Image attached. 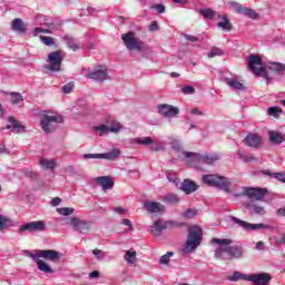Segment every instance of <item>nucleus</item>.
Here are the masks:
<instances>
[{
  "label": "nucleus",
  "mask_w": 285,
  "mask_h": 285,
  "mask_svg": "<svg viewBox=\"0 0 285 285\" xmlns=\"http://www.w3.org/2000/svg\"><path fill=\"white\" fill-rule=\"evenodd\" d=\"M183 37H184L187 41H190L191 43H196V41H199V38H197L196 36H193V35L184 33Z\"/></svg>",
  "instance_id": "nucleus-54"
},
{
  "label": "nucleus",
  "mask_w": 285,
  "mask_h": 285,
  "mask_svg": "<svg viewBox=\"0 0 285 285\" xmlns=\"http://www.w3.org/2000/svg\"><path fill=\"white\" fill-rule=\"evenodd\" d=\"M149 30H150V32H157V30H159V24L157 23V21H153L149 24Z\"/></svg>",
  "instance_id": "nucleus-60"
},
{
  "label": "nucleus",
  "mask_w": 285,
  "mask_h": 285,
  "mask_svg": "<svg viewBox=\"0 0 285 285\" xmlns=\"http://www.w3.org/2000/svg\"><path fill=\"white\" fill-rule=\"evenodd\" d=\"M218 28H222L223 30H227L230 32L233 30V23H230V20L228 18L223 17V20L217 23Z\"/></svg>",
  "instance_id": "nucleus-33"
},
{
  "label": "nucleus",
  "mask_w": 285,
  "mask_h": 285,
  "mask_svg": "<svg viewBox=\"0 0 285 285\" xmlns=\"http://www.w3.org/2000/svg\"><path fill=\"white\" fill-rule=\"evenodd\" d=\"M171 148L173 150H175V153L178 154L179 159H183L184 161L188 163V158H184L183 156V153L185 151L181 149V142H179V140L171 141ZM186 153H190V151H186Z\"/></svg>",
  "instance_id": "nucleus-27"
},
{
  "label": "nucleus",
  "mask_w": 285,
  "mask_h": 285,
  "mask_svg": "<svg viewBox=\"0 0 285 285\" xmlns=\"http://www.w3.org/2000/svg\"><path fill=\"white\" fill-rule=\"evenodd\" d=\"M61 204V198L56 197L51 200V206H59Z\"/></svg>",
  "instance_id": "nucleus-63"
},
{
  "label": "nucleus",
  "mask_w": 285,
  "mask_h": 285,
  "mask_svg": "<svg viewBox=\"0 0 285 285\" xmlns=\"http://www.w3.org/2000/svg\"><path fill=\"white\" fill-rule=\"evenodd\" d=\"M267 193H268L267 188L248 187L245 189V195L254 202H262V199L266 197Z\"/></svg>",
  "instance_id": "nucleus-13"
},
{
  "label": "nucleus",
  "mask_w": 285,
  "mask_h": 285,
  "mask_svg": "<svg viewBox=\"0 0 285 285\" xmlns=\"http://www.w3.org/2000/svg\"><path fill=\"white\" fill-rule=\"evenodd\" d=\"M181 226H184V223H177L175 220L167 222V228L168 227L181 228Z\"/></svg>",
  "instance_id": "nucleus-55"
},
{
  "label": "nucleus",
  "mask_w": 285,
  "mask_h": 285,
  "mask_svg": "<svg viewBox=\"0 0 285 285\" xmlns=\"http://www.w3.org/2000/svg\"><path fill=\"white\" fill-rule=\"evenodd\" d=\"M92 255H95L99 261L104 259V252L101 249H94Z\"/></svg>",
  "instance_id": "nucleus-57"
},
{
  "label": "nucleus",
  "mask_w": 285,
  "mask_h": 285,
  "mask_svg": "<svg viewBox=\"0 0 285 285\" xmlns=\"http://www.w3.org/2000/svg\"><path fill=\"white\" fill-rule=\"evenodd\" d=\"M246 275L239 273V272H235L232 276L228 277L229 282H237V279H246Z\"/></svg>",
  "instance_id": "nucleus-45"
},
{
  "label": "nucleus",
  "mask_w": 285,
  "mask_h": 285,
  "mask_svg": "<svg viewBox=\"0 0 285 285\" xmlns=\"http://www.w3.org/2000/svg\"><path fill=\"white\" fill-rule=\"evenodd\" d=\"M264 212V207L254 205L252 208V213H255V215H259V213Z\"/></svg>",
  "instance_id": "nucleus-61"
},
{
  "label": "nucleus",
  "mask_w": 285,
  "mask_h": 285,
  "mask_svg": "<svg viewBox=\"0 0 285 285\" xmlns=\"http://www.w3.org/2000/svg\"><path fill=\"white\" fill-rule=\"evenodd\" d=\"M276 215L278 217H285V207H282V208L277 209Z\"/></svg>",
  "instance_id": "nucleus-62"
},
{
  "label": "nucleus",
  "mask_w": 285,
  "mask_h": 285,
  "mask_svg": "<svg viewBox=\"0 0 285 285\" xmlns=\"http://www.w3.org/2000/svg\"><path fill=\"white\" fill-rule=\"evenodd\" d=\"M268 138L271 144H273L274 146H279V144H284V136L279 131L269 130Z\"/></svg>",
  "instance_id": "nucleus-22"
},
{
  "label": "nucleus",
  "mask_w": 285,
  "mask_h": 285,
  "mask_svg": "<svg viewBox=\"0 0 285 285\" xmlns=\"http://www.w3.org/2000/svg\"><path fill=\"white\" fill-rule=\"evenodd\" d=\"M208 59H214V57H224V51L219 47H213L207 53Z\"/></svg>",
  "instance_id": "nucleus-35"
},
{
  "label": "nucleus",
  "mask_w": 285,
  "mask_h": 285,
  "mask_svg": "<svg viewBox=\"0 0 285 285\" xmlns=\"http://www.w3.org/2000/svg\"><path fill=\"white\" fill-rule=\"evenodd\" d=\"M40 166L46 170H55V168H57V163L52 159L41 158Z\"/></svg>",
  "instance_id": "nucleus-28"
},
{
  "label": "nucleus",
  "mask_w": 285,
  "mask_h": 285,
  "mask_svg": "<svg viewBox=\"0 0 285 285\" xmlns=\"http://www.w3.org/2000/svg\"><path fill=\"white\" fill-rule=\"evenodd\" d=\"M10 97H11V104L13 106H17V105L21 104V101H23V96L17 91H12L10 94Z\"/></svg>",
  "instance_id": "nucleus-38"
},
{
  "label": "nucleus",
  "mask_w": 285,
  "mask_h": 285,
  "mask_svg": "<svg viewBox=\"0 0 285 285\" xmlns=\"http://www.w3.org/2000/svg\"><path fill=\"white\" fill-rule=\"evenodd\" d=\"M151 150H155L156 153H159V150H164V145L158 142H153Z\"/></svg>",
  "instance_id": "nucleus-58"
},
{
  "label": "nucleus",
  "mask_w": 285,
  "mask_h": 285,
  "mask_svg": "<svg viewBox=\"0 0 285 285\" xmlns=\"http://www.w3.org/2000/svg\"><path fill=\"white\" fill-rule=\"evenodd\" d=\"M268 69L276 75H285V63L271 62Z\"/></svg>",
  "instance_id": "nucleus-25"
},
{
  "label": "nucleus",
  "mask_w": 285,
  "mask_h": 285,
  "mask_svg": "<svg viewBox=\"0 0 285 285\" xmlns=\"http://www.w3.org/2000/svg\"><path fill=\"white\" fill-rule=\"evenodd\" d=\"M46 223L43 220H35L20 226L18 233H43Z\"/></svg>",
  "instance_id": "nucleus-11"
},
{
  "label": "nucleus",
  "mask_w": 285,
  "mask_h": 285,
  "mask_svg": "<svg viewBox=\"0 0 285 285\" xmlns=\"http://www.w3.org/2000/svg\"><path fill=\"white\" fill-rule=\"evenodd\" d=\"M27 257L33 259L42 273H49V275H52L55 269L50 268V266L42 259H47V262H59V259H61V253L55 249H40L36 254H32L31 252L27 250Z\"/></svg>",
  "instance_id": "nucleus-2"
},
{
  "label": "nucleus",
  "mask_w": 285,
  "mask_h": 285,
  "mask_svg": "<svg viewBox=\"0 0 285 285\" xmlns=\"http://www.w3.org/2000/svg\"><path fill=\"white\" fill-rule=\"evenodd\" d=\"M229 8H234L238 14H242V10L244 6H242L239 2L230 1L228 2Z\"/></svg>",
  "instance_id": "nucleus-46"
},
{
  "label": "nucleus",
  "mask_w": 285,
  "mask_h": 285,
  "mask_svg": "<svg viewBox=\"0 0 285 285\" xmlns=\"http://www.w3.org/2000/svg\"><path fill=\"white\" fill-rule=\"evenodd\" d=\"M273 177H275L277 181H281V184H285V173H274Z\"/></svg>",
  "instance_id": "nucleus-53"
},
{
  "label": "nucleus",
  "mask_w": 285,
  "mask_h": 285,
  "mask_svg": "<svg viewBox=\"0 0 285 285\" xmlns=\"http://www.w3.org/2000/svg\"><path fill=\"white\" fill-rule=\"evenodd\" d=\"M227 86H230L234 90H244V83L239 82L235 78H227L226 79Z\"/></svg>",
  "instance_id": "nucleus-31"
},
{
  "label": "nucleus",
  "mask_w": 285,
  "mask_h": 285,
  "mask_svg": "<svg viewBox=\"0 0 285 285\" xmlns=\"http://www.w3.org/2000/svg\"><path fill=\"white\" fill-rule=\"evenodd\" d=\"M257 66H262V57L259 55H250L248 57L247 68L255 75V77H265L268 80V73H266V67L262 66L257 68Z\"/></svg>",
  "instance_id": "nucleus-5"
},
{
  "label": "nucleus",
  "mask_w": 285,
  "mask_h": 285,
  "mask_svg": "<svg viewBox=\"0 0 285 285\" xmlns=\"http://www.w3.org/2000/svg\"><path fill=\"white\" fill-rule=\"evenodd\" d=\"M121 40L127 50H138L140 51L144 48V42L139 41V38L135 37V32L129 31L121 35Z\"/></svg>",
  "instance_id": "nucleus-10"
},
{
  "label": "nucleus",
  "mask_w": 285,
  "mask_h": 285,
  "mask_svg": "<svg viewBox=\"0 0 285 285\" xmlns=\"http://www.w3.org/2000/svg\"><path fill=\"white\" fill-rule=\"evenodd\" d=\"M158 112L159 115H161V117L165 118L177 117V115H179V108L168 104H163L158 106Z\"/></svg>",
  "instance_id": "nucleus-17"
},
{
  "label": "nucleus",
  "mask_w": 285,
  "mask_h": 285,
  "mask_svg": "<svg viewBox=\"0 0 285 285\" xmlns=\"http://www.w3.org/2000/svg\"><path fill=\"white\" fill-rule=\"evenodd\" d=\"M232 222L234 224H237V226H240L244 230H259L262 228H268L267 225L264 224H250L246 220H242L235 216L232 217Z\"/></svg>",
  "instance_id": "nucleus-16"
},
{
  "label": "nucleus",
  "mask_w": 285,
  "mask_h": 285,
  "mask_svg": "<svg viewBox=\"0 0 285 285\" xmlns=\"http://www.w3.org/2000/svg\"><path fill=\"white\" fill-rule=\"evenodd\" d=\"M23 175L26 177H29V179H32V180H37L39 179V175L30 169H24L23 170Z\"/></svg>",
  "instance_id": "nucleus-47"
},
{
  "label": "nucleus",
  "mask_w": 285,
  "mask_h": 285,
  "mask_svg": "<svg viewBox=\"0 0 285 285\" xmlns=\"http://www.w3.org/2000/svg\"><path fill=\"white\" fill-rule=\"evenodd\" d=\"M12 30H14L16 32H20V35H24L26 24L23 23V20H21V18H16L12 21Z\"/></svg>",
  "instance_id": "nucleus-26"
},
{
  "label": "nucleus",
  "mask_w": 285,
  "mask_h": 285,
  "mask_svg": "<svg viewBox=\"0 0 285 285\" xmlns=\"http://www.w3.org/2000/svg\"><path fill=\"white\" fill-rule=\"evenodd\" d=\"M240 14H244L245 17H248V19H253L254 21L259 19V14H257L255 10L246 7H243Z\"/></svg>",
  "instance_id": "nucleus-32"
},
{
  "label": "nucleus",
  "mask_w": 285,
  "mask_h": 285,
  "mask_svg": "<svg viewBox=\"0 0 285 285\" xmlns=\"http://www.w3.org/2000/svg\"><path fill=\"white\" fill-rule=\"evenodd\" d=\"M121 155V150L112 149L107 154H85L83 159H107L108 161H115Z\"/></svg>",
  "instance_id": "nucleus-12"
},
{
  "label": "nucleus",
  "mask_w": 285,
  "mask_h": 285,
  "mask_svg": "<svg viewBox=\"0 0 285 285\" xmlns=\"http://www.w3.org/2000/svg\"><path fill=\"white\" fill-rule=\"evenodd\" d=\"M200 14L203 19H215V10L210 8L200 9Z\"/></svg>",
  "instance_id": "nucleus-37"
},
{
  "label": "nucleus",
  "mask_w": 285,
  "mask_h": 285,
  "mask_svg": "<svg viewBox=\"0 0 285 285\" xmlns=\"http://www.w3.org/2000/svg\"><path fill=\"white\" fill-rule=\"evenodd\" d=\"M65 41H66L67 48H69V50H73V52H77V50L81 48V45L79 43V41H77V39L70 36H66Z\"/></svg>",
  "instance_id": "nucleus-24"
},
{
  "label": "nucleus",
  "mask_w": 285,
  "mask_h": 285,
  "mask_svg": "<svg viewBox=\"0 0 285 285\" xmlns=\"http://www.w3.org/2000/svg\"><path fill=\"white\" fill-rule=\"evenodd\" d=\"M89 277L91 279H97V277H99V271H94V272L89 273Z\"/></svg>",
  "instance_id": "nucleus-64"
},
{
  "label": "nucleus",
  "mask_w": 285,
  "mask_h": 285,
  "mask_svg": "<svg viewBox=\"0 0 285 285\" xmlns=\"http://www.w3.org/2000/svg\"><path fill=\"white\" fill-rule=\"evenodd\" d=\"M245 146L249 148H261L262 147V136L259 134H248L244 139Z\"/></svg>",
  "instance_id": "nucleus-18"
},
{
  "label": "nucleus",
  "mask_w": 285,
  "mask_h": 285,
  "mask_svg": "<svg viewBox=\"0 0 285 285\" xmlns=\"http://www.w3.org/2000/svg\"><path fill=\"white\" fill-rule=\"evenodd\" d=\"M180 190H183V193H186V195H190L191 193H195V190H197V184H195V181L190 179H185L180 184Z\"/></svg>",
  "instance_id": "nucleus-21"
},
{
  "label": "nucleus",
  "mask_w": 285,
  "mask_h": 285,
  "mask_svg": "<svg viewBox=\"0 0 285 285\" xmlns=\"http://www.w3.org/2000/svg\"><path fill=\"white\" fill-rule=\"evenodd\" d=\"M47 66L45 70L50 72H61V63H63V56H61V50L52 51L47 56Z\"/></svg>",
  "instance_id": "nucleus-7"
},
{
  "label": "nucleus",
  "mask_w": 285,
  "mask_h": 285,
  "mask_svg": "<svg viewBox=\"0 0 285 285\" xmlns=\"http://www.w3.org/2000/svg\"><path fill=\"white\" fill-rule=\"evenodd\" d=\"M197 216V209H187L184 214L183 217H185V219H193V217Z\"/></svg>",
  "instance_id": "nucleus-48"
},
{
  "label": "nucleus",
  "mask_w": 285,
  "mask_h": 285,
  "mask_svg": "<svg viewBox=\"0 0 285 285\" xmlns=\"http://www.w3.org/2000/svg\"><path fill=\"white\" fill-rule=\"evenodd\" d=\"M202 180L203 184H207V186H214L216 188H222L223 190H228V188H230V181L224 176L204 175Z\"/></svg>",
  "instance_id": "nucleus-6"
},
{
  "label": "nucleus",
  "mask_w": 285,
  "mask_h": 285,
  "mask_svg": "<svg viewBox=\"0 0 285 285\" xmlns=\"http://www.w3.org/2000/svg\"><path fill=\"white\" fill-rule=\"evenodd\" d=\"M67 224H69L76 233H80V235H88V233L92 230V222L79 217L69 218Z\"/></svg>",
  "instance_id": "nucleus-9"
},
{
  "label": "nucleus",
  "mask_w": 285,
  "mask_h": 285,
  "mask_svg": "<svg viewBox=\"0 0 285 285\" xmlns=\"http://www.w3.org/2000/svg\"><path fill=\"white\" fill-rule=\"evenodd\" d=\"M188 230L189 233L187 236V240L184 247L180 249L181 253H185L187 255L197 250V246L202 244V239L204 237V230H202V228L197 225L190 226Z\"/></svg>",
  "instance_id": "nucleus-3"
},
{
  "label": "nucleus",
  "mask_w": 285,
  "mask_h": 285,
  "mask_svg": "<svg viewBox=\"0 0 285 285\" xmlns=\"http://www.w3.org/2000/svg\"><path fill=\"white\" fill-rule=\"evenodd\" d=\"M87 77L94 79V81H106L108 80V68L98 66L94 71H89Z\"/></svg>",
  "instance_id": "nucleus-15"
},
{
  "label": "nucleus",
  "mask_w": 285,
  "mask_h": 285,
  "mask_svg": "<svg viewBox=\"0 0 285 285\" xmlns=\"http://www.w3.org/2000/svg\"><path fill=\"white\" fill-rule=\"evenodd\" d=\"M11 224L12 222L8 217L0 215V230H6Z\"/></svg>",
  "instance_id": "nucleus-41"
},
{
  "label": "nucleus",
  "mask_w": 285,
  "mask_h": 285,
  "mask_svg": "<svg viewBox=\"0 0 285 285\" xmlns=\"http://www.w3.org/2000/svg\"><path fill=\"white\" fill-rule=\"evenodd\" d=\"M173 255H175V253L167 252L165 255H163L160 257V264H168V262H170V257H173Z\"/></svg>",
  "instance_id": "nucleus-49"
},
{
  "label": "nucleus",
  "mask_w": 285,
  "mask_h": 285,
  "mask_svg": "<svg viewBox=\"0 0 285 285\" xmlns=\"http://www.w3.org/2000/svg\"><path fill=\"white\" fill-rule=\"evenodd\" d=\"M183 95H195V87L193 86H185L181 88Z\"/></svg>",
  "instance_id": "nucleus-51"
},
{
  "label": "nucleus",
  "mask_w": 285,
  "mask_h": 285,
  "mask_svg": "<svg viewBox=\"0 0 285 285\" xmlns=\"http://www.w3.org/2000/svg\"><path fill=\"white\" fill-rule=\"evenodd\" d=\"M53 124H63V117L62 116H48L42 115L40 119V126L47 135L50 132H55L57 130V127Z\"/></svg>",
  "instance_id": "nucleus-8"
},
{
  "label": "nucleus",
  "mask_w": 285,
  "mask_h": 285,
  "mask_svg": "<svg viewBox=\"0 0 285 285\" xmlns=\"http://www.w3.org/2000/svg\"><path fill=\"white\" fill-rule=\"evenodd\" d=\"M181 157H184V159H187V164H189V166H194L198 170H204L203 164H207L208 166H213V164H215V161H219V156H217V155L202 156V154H197V153L183 151Z\"/></svg>",
  "instance_id": "nucleus-4"
},
{
  "label": "nucleus",
  "mask_w": 285,
  "mask_h": 285,
  "mask_svg": "<svg viewBox=\"0 0 285 285\" xmlns=\"http://www.w3.org/2000/svg\"><path fill=\"white\" fill-rule=\"evenodd\" d=\"M57 213H59V215H63L65 217H68V216L72 215V213H75V208L61 207V208L57 209Z\"/></svg>",
  "instance_id": "nucleus-40"
},
{
  "label": "nucleus",
  "mask_w": 285,
  "mask_h": 285,
  "mask_svg": "<svg viewBox=\"0 0 285 285\" xmlns=\"http://www.w3.org/2000/svg\"><path fill=\"white\" fill-rule=\"evenodd\" d=\"M164 202L167 204H177L179 202V197L176 194H167L164 197Z\"/></svg>",
  "instance_id": "nucleus-39"
},
{
  "label": "nucleus",
  "mask_w": 285,
  "mask_h": 285,
  "mask_svg": "<svg viewBox=\"0 0 285 285\" xmlns=\"http://www.w3.org/2000/svg\"><path fill=\"white\" fill-rule=\"evenodd\" d=\"M96 181L98 186H101L102 190H110L115 186V181L109 176L97 177Z\"/></svg>",
  "instance_id": "nucleus-20"
},
{
  "label": "nucleus",
  "mask_w": 285,
  "mask_h": 285,
  "mask_svg": "<svg viewBox=\"0 0 285 285\" xmlns=\"http://www.w3.org/2000/svg\"><path fill=\"white\" fill-rule=\"evenodd\" d=\"M8 121L9 124H12V130H14V132H23L24 127L19 121H17V118L9 116Z\"/></svg>",
  "instance_id": "nucleus-29"
},
{
  "label": "nucleus",
  "mask_w": 285,
  "mask_h": 285,
  "mask_svg": "<svg viewBox=\"0 0 285 285\" xmlns=\"http://www.w3.org/2000/svg\"><path fill=\"white\" fill-rule=\"evenodd\" d=\"M94 130H96V132H99V135H108V132H110V127L101 125L94 127Z\"/></svg>",
  "instance_id": "nucleus-42"
},
{
  "label": "nucleus",
  "mask_w": 285,
  "mask_h": 285,
  "mask_svg": "<svg viewBox=\"0 0 285 285\" xmlns=\"http://www.w3.org/2000/svg\"><path fill=\"white\" fill-rule=\"evenodd\" d=\"M151 10H157L159 14H164L166 12V7L164 4H154L150 7Z\"/></svg>",
  "instance_id": "nucleus-52"
},
{
  "label": "nucleus",
  "mask_w": 285,
  "mask_h": 285,
  "mask_svg": "<svg viewBox=\"0 0 285 285\" xmlns=\"http://www.w3.org/2000/svg\"><path fill=\"white\" fill-rule=\"evenodd\" d=\"M282 112L284 111L279 107H269L267 109V115H269V117H275V119H279V116L282 115Z\"/></svg>",
  "instance_id": "nucleus-36"
},
{
  "label": "nucleus",
  "mask_w": 285,
  "mask_h": 285,
  "mask_svg": "<svg viewBox=\"0 0 285 285\" xmlns=\"http://www.w3.org/2000/svg\"><path fill=\"white\" fill-rule=\"evenodd\" d=\"M136 144H139L140 146H148L150 144H155V140H153L150 137L138 138Z\"/></svg>",
  "instance_id": "nucleus-43"
},
{
  "label": "nucleus",
  "mask_w": 285,
  "mask_h": 285,
  "mask_svg": "<svg viewBox=\"0 0 285 285\" xmlns=\"http://www.w3.org/2000/svg\"><path fill=\"white\" fill-rule=\"evenodd\" d=\"M168 228V224L164 223L161 219H158L151 226V233L155 237H159L161 235V230H166Z\"/></svg>",
  "instance_id": "nucleus-23"
},
{
  "label": "nucleus",
  "mask_w": 285,
  "mask_h": 285,
  "mask_svg": "<svg viewBox=\"0 0 285 285\" xmlns=\"http://www.w3.org/2000/svg\"><path fill=\"white\" fill-rule=\"evenodd\" d=\"M212 244L219 245L215 250V259L233 262V259H240V257H244V246L230 245L233 244V239L230 238H213Z\"/></svg>",
  "instance_id": "nucleus-1"
},
{
  "label": "nucleus",
  "mask_w": 285,
  "mask_h": 285,
  "mask_svg": "<svg viewBox=\"0 0 285 285\" xmlns=\"http://www.w3.org/2000/svg\"><path fill=\"white\" fill-rule=\"evenodd\" d=\"M144 206L147 210V213L151 214H158V213H164L166 210V206L161 205V203L157 202H145Z\"/></svg>",
  "instance_id": "nucleus-19"
},
{
  "label": "nucleus",
  "mask_w": 285,
  "mask_h": 285,
  "mask_svg": "<svg viewBox=\"0 0 285 285\" xmlns=\"http://www.w3.org/2000/svg\"><path fill=\"white\" fill-rule=\"evenodd\" d=\"M40 41H42L45 46H55V38L52 37L40 36Z\"/></svg>",
  "instance_id": "nucleus-44"
},
{
  "label": "nucleus",
  "mask_w": 285,
  "mask_h": 285,
  "mask_svg": "<svg viewBox=\"0 0 285 285\" xmlns=\"http://www.w3.org/2000/svg\"><path fill=\"white\" fill-rule=\"evenodd\" d=\"M33 32H35L33 33L35 37H37V33H39V32H42L43 35H50V30L49 29H43V28H39V27L35 28Z\"/></svg>",
  "instance_id": "nucleus-56"
},
{
  "label": "nucleus",
  "mask_w": 285,
  "mask_h": 285,
  "mask_svg": "<svg viewBox=\"0 0 285 285\" xmlns=\"http://www.w3.org/2000/svg\"><path fill=\"white\" fill-rule=\"evenodd\" d=\"M124 259L129 265L135 264V262H137V252L127 250L126 254L124 255Z\"/></svg>",
  "instance_id": "nucleus-34"
},
{
  "label": "nucleus",
  "mask_w": 285,
  "mask_h": 285,
  "mask_svg": "<svg viewBox=\"0 0 285 285\" xmlns=\"http://www.w3.org/2000/svg\"><path fill=\"white\" fill-rule=\"evenodd\" d=\"M71 90H75V82H68L67 85L62 86V92L65 95H69Z\"/></svg>",
  "instance_id": "nucleus-50"
},
{
  "label": "nucleus",
  "mask_w": 285,
  "mask_h": 285,
  "mask_svg": "<svg viewBox=\"0 0 285 285\" xmlns=\"http://www.w3.org/2000/svg\"><path fill=\"white\" fill-rule=\"evenodd\" d=\"M247 282H253L254 285H268L271 284V274L268 273H257L245 277Z\"/></svg>",
  "instance_id": "nucleus-14"
},
{
  "label": "nucleus",
  "mask_w": 285,
  "mask_h": 285,
  "mask_svg": "<svg viewBox=\"0 0 285 285\" xmlns=\"http://www.w3.org/2000/svg\"><path fill=\"white\" fill-rule=\"evenodd\" d=\"M121 130V125L115 124L109 127V132H119Z\"/></svg>",
  "instance_id": "nucleus-59"
},
{
  "label": "nucleus",
  "mask_w": 285,
  "mask_h": 285,
  "mask_svg": "<svg viewBox=\"0 0 285 285\" xmlns=\"http://www.w3.org/2000/svg\"><path fill=\"white\" fill-rule=\"evenodd\" d=\"M239 159H242V161H244L245 164H248V161H258V159L250 154H246L244 153V150H238L237 153Z\"/></svg>",
  "instance_id": "nucleus-30"
}]
</instances>
